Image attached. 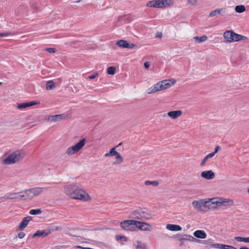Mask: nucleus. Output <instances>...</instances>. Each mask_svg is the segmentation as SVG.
Masks as SVG:
<instances>
[{
    "label": "nucleus",
    "instance_id": "nucleus-1",
    "mask_svg": "<svg viewBox=\"0 0 249 249\" xmlns=\"http://www.w3.org/2000/svg\"><path fill=\"white\" fill-rule=\"evenodd\" d=\"M65 193L72 199L82 201H89L91 197L84 190L76 184H70L64 187Z\"/></svg>",
    "mask_w": 249,
    "mask_h": 249
},
{
    "label": "nucleus",
    "instance_id": "nucleus-2",
    "mask_svg": "<svg viewBox=\"0 0 249 249\" xmlns=\"http://www.w3.org/2000/svg\"><path fill=\"white\" fill-rule=\"evenodd\" d=\"M25 156L24 152L23 150H17L10 154L6 158L4 159L2 163L3 164L9 165L15 163L22 160Z\"/></svg>",
    "mask_w": 249,
    "mask_h": 249
},
{
    "label": "nucleus",
    "instance_id": "nucleus-3",
    "mask_svg": "<svg viewBox=\"0 0 249 249\" xmlns=\"http://www.w3.org/2000/svg\"><path fill=\"white\" fill-rule=\"evenodd\" d=\"M86 142L87 140L86 138L81 139L74 145L69 147L66 152V154L69 156H71L78 153L85 145Z\"/></svg>",
    "mask_w": 249,
    "mask_h": 249
},
{
    "label": "nucleus",
    "instance_id": "nucleus-4",
    "mask_svg": "<svg viewBox=\"0 0 249 249\" xmlns=\"http://www.w3.org/2000/svg\"><path fill=\"white\" fill-rule=\"evenodd\" d=\"M172 3L171 0H154L149 1L146 6L150 7L164 8Z\"/></svg>",
    "mask_w": 249,
    "mask_h": 249
},
{
    "label": "nucleus",
    "instance_id": "nucleus-5",
    "mask_svg": "<svg viewBox=\"0 0 249 249\" xmlns=\"http://www.w3.org/2000/svg\"><path fill=\"white\" fill-rule=\"evenodd\" d=\"M44 188L39 187H34L27 189V191L28 194L29 200L39 196L43 192Z\"/></svg>",
    "mask_w": 249,
    "mask_h": 249
},
{
    "label": "nucleus",
    "instance_id": "nucleus-6",
    "mask_svg": "<svg viewBox=\"0 0 249 249\" xmlns=\"http://www.w3.org/2000/svg\"><path fill=\"white\" fill-rule=\"evenodd\" d=\"M134 225L137 228L141 231H150L151 230V226L148 223L135 220V224Z\"/></svg>",
    "mask_w": 249,
    "mask_h": 249
},
{
    "label": "nucleus",
    "instance_id": "nucleus-7",
    "mask_svg": "<svg viewBox=\"0 0 249 249\" xmlns=\"http://www.w3.org/2000/svg\"><path fill=\"white\" fill-rule=\"evenodd\" d=\"M68 117V116L66 114L50 115L48 117V121L50 122H58L62 120L66 119Z\"/></svg>",
    "mask_w": 249,
    "mask_h": 249
},
{
    "label": "nucleus",
    "instance_id": "nucleus-8",
    "mask_svg": "<svg viewBox=\"0 0 249 249\" xmlns=\"http://www.w3.org/2000/svg\"><path fill=\"white\" fill-rule=\"evenodd\" d=\"M162 84L160 82H159L157 84L154 85L151 88L148 89L147 93L148 94H152L160 91L162 90Z\"/></svg>",
    "mask_w": 249,
    "mask_h": 249
},
{
    "label": "nucleus",
    "instance_id": "nucleus-9",
    "mask_svg": "<svg viewBox=\"0 0 249 249\" xmlns=\"http://www.w3.org/2000/svg\"><path fill=\"white\" fill-rule=\"evenodd\" d=\"M162 84V90H165L171 86L174 85L176 83V80L173 79L169 80H164L160 81Z\"/></svg>",
    "mask_w": 249,
    "mask_h": 249
},
{
    "label": "nucleus",
    "instance_id": "nucleus-10",
    "mask_svg": "<svg viewBox=\"0 0 249 249\" xmlns=\"http://www.w3.org/2000/svg\"><path fill=\"white\" fill-rule=\"evenodd\" d=\"M234 33L232 30H228L224 33L223 36L227 42H234Z\"/></svg>",
    "mask_w": 249,
    "mask_h": 249
},
{
    "label": "nucleus",
    "instance_id": "nucleus-11",
    "mask_svg": "<svg viewBox=\"0 0 249 249\" xmlns=\"http://www.w3.org/2000/svg\"><path fill=\"white\" fill-rule=\"evenodd\" d=\"M52 232V230L50 229H48L46 230H42V231H37L33 235V237H35L36 236H40L42 238L46 237L48 235L50 234Z\"/></svg>",
    "mask_w": 249,
    "mask_h": 249
},
{
    "label": "nucleus",
    "instance_id": "nucleus-12",
    "mask_svg": "<svg viewBox=\"0 0 249 249\" xmlns=\"http://www.w3.org/2000/svg\"><path fill=\"white\" fill-rule=\"evenodd\" d=\"M201 177L206 179H212L214 178L215 175L212 170L204 171L201 173Z\"/></svg>",
    "mask_w": 249,
    "mask_h": 249
},
{
    "label": "nucleus",
    "instance_id": "nucleus-13",
    "mask_svg": "<svg viewBox=\"0 0 249 249\" xmlns=\"http://www.w3.org/2000/svg\"><path fill=\"white\" fill-rule=\"evenodd\" d=\"M182 114V112L180 110L171 111L167 113V115L172 119H176Z\"/></svg>",
    "mask_w": 249,
    "mask_h": 249
},
{
    "label": "nucleus",
    "instance_id": "nucleus-14",
    "mask_svg": "<svg viewBox=\"0 0 249 249\" xmlns=\"http://www.w3.org/2000/svg\"><path fill=\"white\" fill-rule=\"evenodd\" d=\"M38 104V103H36L35 101L18 104L17 107L19 109L22 110L27 107H31L34 105H37Z\"/></svg>",
    "mask_w": 249,
    "mask_h": 249
},
{
    "label": "nucleus",
    "instance_id": "nucleus-15",
    "mask_svg": "<svg viewBox=\"0 0 249 249\" xmlns=\"http://www.w3.org/2000/svg\"><path fill=\"white\" fill-rule=\"evenodd\" d=\"M142 209L138 210L132 212L130 214V217L133 219L140 220L142 221Z\"/></svg>",
    "mask_w": 249,
    "mask_h": 249
},
{
    "label": "nucleus",
    "instance_id": "nucleus-16",
    "mask_svg": "<svg viewBox=\"0 0 249 249\" xmlns=\"http://www.w3.org/2000/svg\"><path fill=\"white\" fill-rule=\"evenodd\" d=\"M135 224V220H127L122 221L120 223V226L124 229H126L129 226L134 225Z\"/></svg>",
    "mask_w": 249,
    "mask_h": 249
},
{
    "label": "nucleus",
    "instance_id": "nucleus-17",
    "mask_svg": "<svg viewBox=\"0 0 249 249\" xmlns=\"http://www.w3.org/2000/svg\"><path fill=\"white\" fill-rule=\"evenodd\" d=\"M193 235L197 238L205 239L207 237L206 233L203 230H196L193 233Z\"/></svg>",
    "mask_w": 249,
    "mask_h": 249
},
{
    "label": "nucleus",
    "instance_id": "nucleus-18",
    "mask_svg": "<svg viewBox=\"0 0 249 249\" xmlns=\"http://www.w3.org/2000/svg\"><path fill=\"white\" fill-rule=\"evenodd\" d=\"M226 13L225 8H220L213 11L209 14V17H215L218 15H223Z\"/></svg>",
    "mask_w": 249,
    "mask_h": 249
},
{
    "label": "nucleus",
    "instance_id": "nucleus-19",
    "mask_svg": "<svg viewBox=\"0 0 249 249\" xmlns=\"http://www.w3.org/2000/svg\"><path fill=\"white\" fill-rule=\"evenodd\" d=\"M142 221H145L150 219L153 215L148 211L142 210Z\"/></svg>",
    "mask_w": 249,
    "mask_h": 249
},
{
    "label": "nucleus",
    "instance_id": "nucleus-20",
    "mask_svg": "<svg viewBox=\"0 0 249 249\" xmlns=\"http://www.w3.org/2000/svg\"><path fill=\"white\" fill-rule=\"evenodd\" d=\"M221 205H224L228 207H231L234 205V202L232 199L220 198Z\"/></svg>",
    "mask_w": 249,
    "mask_h": 249
},
{
    "label": "nucleus",
    "instance_id": "nucleus-21",
    "mask_svg": "<svg viewBox=\"0 0 249 249\" xmlns=\"http://www.w3.org/2000/svg\"><path fill=\"white\" fill-rule=\"evenodd\" d=\"M32 220V217L31 216H27L24 217L21 223L19 224V228L20 229H23L27 227L29 221Z\"/></svg>",
    "mask_w": 249,
    "mask_h": 249
},
{
    "label": "nucleus",
    "instance_id": "nucleus-22",
    "mask_svg": "<svg viewBox=\"0 0 249 249\" xmlns=\"http://www.w3.org/2000/svg\"><path fill=\"white\" fill-rule=\"evenodd\" d=\"M166 228L171 231H180L182 228L178 225L168 224L166 225Z\"/></svg>",
    "mask_w": 249,
    "mask_h": 249
},
{
    "label": "nucleus",
    "instance_id": "nucleus-23",
    "mask_svg": "<svg viewBox=\"0 0 249 249\" xmlns=\"http://www.w3.org/2000/svg\"><path fill=\"white\" fill-rule=\"evenodd\" d=\"M177 237H179L178 240L180 241H188L191 242L192 241L193 239H195L194 237L188 234H184L183 236H181L180 235H178Z\"/></svg>",
    "mask_w": 249,
    "mask_h": 249
},
{
    "label": "nucleus",
    "instance_id": "nucleus-24",
    "mask_svg": "<svg viewBox=\"0 0 249 249\" xmlns=\"http://www.w3.org/2000/svg\"><path fill=\"white\" fill-rule=\"evenodd\" d=\"M203 204L204 207L207 208L209 210L214 209L216 208V206L213 205V204L212 203L210 199H209V200H205L204 199Z\"/></svg>",
    "mask_w": 249,
    "mask_h": 249
},
{
    "label": "nucleus",
    "instance_id": "nucleus-25",
    "mask_svg": "<svg viewBox=\"0 0 249 249\" xmlns=\"http://www.w3.org/2000/svg\"><path fill=\"white\" fill-rule=\"evenodd\" d=\"M204 199L200 200V201H194L192 202L193 207L196 209H201L203 207Z\"/></svg>",
    "mask_w": 249,
    "mask_h": 249
},
{
    "label": "nucleus",
    "instance_id": "nucleus-26",
    "mask_svg": "<svg viewBox=\"0 0 249 249\" xmlns=\"http://www.w3.org/2000/svg\"><path fill=\"white\" fill-rule=\"evenodd\" d=\"M233 39L234 42L239 41H243L244 42H246L248 40V38L246 36L236 33H234Z\"/></svg>",
    "mask_w": 249,
    "mask_h": 249
},
{
    "label": "nucleus",
    "instance_id": "nucleus-27",
    "mask_svg": "<svg viewBox=\"0 0 249 249\" xmlns=\"http://www.w3.org/2000/svg\"><path fill=\"white\" fill-rule=\"evenodd\" d=\"M128 42L125 40L120 39L118 40L116 44L121 48H127Z\"/></svg>",
    "mask_w": 249,
    "mask_h": 249
},
{
    "label": "nucleus",
    "instance_id": "nucleus-28",
    "mask_svg": "<svg viewBox=\"0 0 249 249\" xmlns=\"http://www.w3.org/2000/svg\"><path fill=\"white\" fill-rule=\"evenodd\" d=\"M20 194L19 197L20 199L23 200H29L28 194L27 191V190H24L21 192H18Z\"/></svg>",
    "mask_w": 249,
    "mask_h": 249
},
{
    "label": "nucleus",
    "instance_id": "nucleus-29",
    "mask_svg": "<svg viewBox=\"0 0 249 249\" xmlns=\"http://www.w3.org/2000/svg\"><path fill=\"white\" fill-rule=\"evenodd\" d=\"M213 153H210L206 155L201 161L200 163V166H203L204 165H205L208 160L213 158Z\"/></svg>",
    "mask_w": 249,
    "mask_h": 249
},
{
    "label": "nucleus",
    "instance_id": "nucleus-30",
    "mask_svg": "<svg viewBox=\"0 0 249 249\" xmlns=\"http://www.w3.org/2000/svg\"><path fill=\"white\" fill-rule=\"evenodd\" d=\"M56 87L55 83L52 80L49 81L46 83V89L47 90H51L54 89Z\"/></svg>",
    "mask_w": 249,
    "mask_h": 249
},
{
    "label": "nucleus",
    "instance_id": "nucleus-31",
    "mask_svg": "<svg viewBox=\"0 0 249 249\" xmlns=\"http://www.w3.org/2000/svg\"><path fill=\"white\" fill-rule=\"evenodd\" d=\"M115 147L112 148L110 149L109 153H106L105 154L106 157H110V156H116L119 153L115 150Z\"/></svg>",
    "mask_w": 249,
    "mask_h": 249
},
{
    "label": "nucleus",
    "instance_id": "nucleus-32",
    "mask_svg": "<svg viewBox=\"0 0 249 249\" xmlns=\"http://www.w3.org/2000/svg\"><path fill=\"white\" fill-rule=\"evenodd\" d=\"M144 184L146 186H149L152 185L153 186H158L159 184V182L157 180H153V181H150V180H146L144 182Z\"/></svg>",
    "mask_w": 249,
    "mask_h": 249
},
{
    "label": "nucleus",
    "instance_id": "nucleus-33",
    "mask_svg": "<svg viewBox=\"0 0 249 249\" xmlns=\"http://www.w3.org/2000/svg\"><path fill=\"white\" fill-rule=\"evenodd\" d=\"M220 198H210V200L212 203L213 204V206H221V200H220Z\"/></svg>",
    "mask_w": 249,
    "mask_h": 249
},
{
    "label": "nucleus",
    "instance_id": "nucleus-34",
    "mask_svg": "<svg viewBox=\"0 0 249 249\" xmlns=\"http://www.w3.org/2000/svg\"><path fill=\"white\" fill-rule=\"evenodd\" d=\"M194 39L198 43H201L205 41L207 39V37L205 36L201 37L195 36L194 37Z\"/></svg>",
    "mask_w": 249,
    "mask_h": 249
},
{
    "label": "nucleus",
    "instance_id": "nucleus-35",
    "mask_svg": "<svg viewBox=\"0 0 249 249\" xmlns=\"http://www.w3.org/2000/svg\"><path fill=\"white\" fill-rule=\"evenodd\" d=\"M235 10L238 13H242L245 11V7L243 5H237L235 7Z\"/></svg>",
    "mask_w": 249,
    "mask_h": 249
},
{
    "label": "nucleus",
    "instance_id": "nucleus-36",
    "mask_svg": "<svg viewBox=\"0 0 249 249\" xmlns=\"http://www.w3.org/2000/svg\"><path fill=\"white\" fill-rule=\"evenodd\" d=\"M235 240L238 242H244L246 243H249V237H239L237 236L234 238Z\"/></svg>",
    "mask_w": 249,
    "mask_h": 249
},
{
    "label": "nucleus",
    "instance_id": "nucleus-37",
    "mask_svg": "<svg viewBox=\"0 0 249 249\" xmlns=\"http://www.w3.org/2000/svg\"><path fill=\"white\" fill-rule=\"evenodd\" d=\"M41 212H42V211L39 209H32L30 211L29 213L32 215H36V214H39L41 213Z\"/></svg>",
    "mask_w": 249,
    "mask_h": 249
},
{
    "label": "nucleus",
    "instance_id": "nucleus-38",
    "mask_svg": "<svg viewBox=\"0 0 249 249\" xmlns=\"http://www.w3.org/2000/svg\"><path fill=\"white\" fill-rule=\"evenodd\" d=\"M116 68L114 67H110L107 70V73L110 75H113L115 74Z\"/></svg>",
    "mask_w": 249,
    "mask_h": 249
},
{
    "label": "nucleus",
    "instance_id": "nucleus-39",
    "mask_svg": "<svg viewBox=\"0 0 249 249\" xmlns=\"http://www.w3.org/2000/svg\"><path fill=\"white\" fill-rule=\"evenodd\" d=\"M116 163L118 164H120L123 161V158L121 156V155L119 153L118 155L116 156Z\"/></svg>",
    "mask_w": 249,
    "mask_h": 249
},
{
    "label": "nucleus",
    "instance_id": "nucleus-40",
    "mask_svg": "<svg viewBox=\"0 0 249 249\" xmlns=\"http://www.w3.org/2000/svg\"><path fill=\"white\" fill-rule=\"evenodd\" d=\"M19 194V193H14L10 194L7 196V198L9 199H15L17 198V195Z\"/></svg>",
    "mask_w": 249,
    "mask_h": 249
},
{
    "label": "nucleus",
    "instance_id": "nucleus-41",
    "mask_svg": "<svg viewBox=\"0 0 249 249\" xmlns=\"http://www.w3.org/2000/svg\"><path fill=\"white\" fill-rule=\"evenodd\" d=\"M146 247L144 244L141 242H138L136 246V249H145Z\"/></svg>",
    "mask_w": 249,
    "mask_h": 249
},
{
    "label": "nucleus",
    "instance_id": "nucleus-42",
    "mask_svg": "<svg viewBox=\"0 0 249 249\" xmlns=\"http://www.w3.org/2000/svg\"><path fill=\"white\" fill-rule=\"evenodd\" d=\"M116 239L117 240H121V241H125V242L127 241V238L126 237L118 235L116 236Z\"/></svg>",
    "mask_w": 249,
    "mask_h": 249
},
{
    "label": "nucleus",
    "instance_id": "nucleus-43",
    "mask_svg": "<svg viewBox=\"0 0 249 249\" xmlns=\"http://www.w3.org/2000/svg\"><path fill=\"white\" fill-rule=\"evenodd\" d=\"M137 47V45L133 43H128L127 49H133Z\"/></svg>",
    "mask_w": 249,
    "mask_h": 249
},
{
    "label": "nucleus",
    "instance_id": "nucleus-44",
    "mask_svg": "<svg viewBox=\"0 0 249 249\" xmlns=\"http://www.w3.org/2000/svg\"><path fill=\"white\" fill-rule=\"evenodd\" d=\"M45 50L50 53H54L56 51V49L53 48H49L45 49Z\"/></svg>",
    "mask_w": 249,
    "mask_h": 249
},
{
    "label": "nucleus",
    "instance_id": "nucleus-45",
    "mask_svg": "<svg viewBox=\"0 0 249 249\" xmlns=\"http://www.w3.org/2000/svg\"><path fill=\"white\" fill-rule=\"evenodd\" d=\"M98 75V73L96 72L94 73L93 75L89 76L88 78L89 79L91 80V79H93L95 78Z\"/></svg>",
    "mask_w": 249,
    "mask_h": 249
},
{
    "label": "nucleus",
    "instance_id": "nucleus-46",
    "mask_svg": "<svg viewBox=\"0 0 249 249\" xmlns=\"http://www.w3.org/2000/svg\"><path fill=\"white\" fill-rule=\"evenodd\" d=\"M50 229L52 230V231H53V230H55V231H60V230H61L62 228L60 227H59V226H54L53 227V228Z\"/></svg>",
    "mask_w": 249,
    "mask_h": 249
},
{
    "label": "nucleus",
    "instance_id": "nucleus-47",
    "mask_svg": "<svg viewBox=\"0 0 249 249\" xmlns=\"http://www.w3.org/2000/svg\"><path fill=\"white\" fill-rule=\"evenodd\" d=\"M210 240H211L210 239L208 240H204V241H203V243L204 244H206V245L211 246V245L212 243H211L210 242Z\"/></svg>",
    "mask_w": 249,
    "mask_h": 249
},
{
    "label": "nucleus",
    "instance_id": "nucleus-48",
    "mask_svg": "<svg viewBox=\"0 0 249 249\" xmlns=\"http://www.w3.org/2000/svg\"><path fill=\"white\" fill-rule=\"evenodd\" d=\"M220 147L219 146H217L215 148L214 152H212L211 153H213V156L215 155V154L218 151V150L220 149Z\"/></svg>",
    "mask_w": 249,
    "mask_h": 249
},
{
    "label": "nucleus",
    "instance_id": "nucleus-49",
    "mask_svg": "<svg viewBox=\"0 0 249 249\" xmlns=\"http://www.w3.org/2000/svg\"><path fill=\"white\" fill-rule=\"evenodd\" d=\"M24 236H25V233L23 232H20L18 234V237L21 239L23 238L24 237Z\"/></svg>",
    "mask_w": 249,
    "mask_h": 249
},
{
    "label": "nucleus",
    "instance_id": "nucleus-50",
    "mask_svg": "<svg viewBox=\"0 0 249 249\" xmlns=\"http://www.w3.org/2000/svg\"><path fill=\"white\" fill-rule=\"evenodd\" d=\"M226 247L227 246H226V245H223V244H219L218 249H225Z\"/></svg>",
    "mask_w": 249,
    "mask_h": 249
},
{
    "label": "nucleus",
    "instance_id": "nucleus-51",
    "mask_svg": "<svg viewBox=\"0 0 249 249\" xmlns=\"http://www.w3.org/2000/svg\"><path fill=\"white\" fill-rule=\"evenodd\" d=\"M219 244H212L211 246L214 248L218 249Z\"/></svg>",
    "mask_w": 249,
    "mask_h": 249
},
{
    "label": "nucleus",
    "instance_id": "nucleus-52",
    "mask_svg": "<svg viewBox=\"0 0 249 249\" xmlns=\"http://www.w3.org/2000/svg\"><path fill=\"white\" fill-rule=\"evenodd\" d=\"M144 67L146 69H148L150 66V63L149 62H145L144 64Z\"/></svg>",
    "mask_w": 249,
    "mask_h": 249
},
{
    "label": "nucleus",
    "instance_id": "nucleus-53",
    "mask_svg": "<svg viewBox=\"0 0 249 249\" xmlns=\"http://www.w3.org/2000/svg\"><path fill=\"white\" fill-rule=\"evenodd\" d=\"M9 35V33H0V37L1 36H6Z\"/></svg>",
    "mask_w": 249,
    "mask_h": 249
},
{
    "label": "nucleus",
    "instance_id": "nucleus-54",
    "mask_svg": "<svg viewBox=\"0 0 249 249\" xmlns=\"http://www.w3.org/2000/svg\"><path fill=\"white\" fill-rule=\"evenodd\" d=\"M226 246L227 247L225 249H237L236 248L231 246L226 245Z\"/></svg>",
    "mask_w": 249,
    "mask_h": 249
},
{
    "label": "nucleus",
    "instance_id": "nucleus-55",
    "mask_svg": "<svg viewBox=\"0 0 249 249\" xmlns=\"http://www.w3.org/2000/svg\"><path fill=\"white\" fill-rule=\"evenodd\" d=\"M188 1L191 4H194L196 2V0H188Z\"/></svg>",
    "mask_w": 249,
    "mask_h": 249
},
{
    "label": "nucleus",
    "instance_id": "nucleus-56",
    "mask_svg": "<svg viewBox=\"0 0 249 249\" xmlns=\"http://www.w3.org/2000/svg\"><path fill=\"white\" fill-rule=\"evenodd\" d=\"M7 197V196H4L0 198V199L2 200L8 199Z\"/></svg>",
    "mask_w": 249,
    "mask_h": 249
},
{
    "label": "nucleus",
    "instance_id": "nucleus-57",
    "mask_svg": "<svg viewBox=\"0 0 249 249\" xmlns=\"http://www.w3.org/2000/svg\"><path fill=\"white\" fill-rule=\"evenodd\" d=\"M183 241H180V243L179 244V246L180 247H182L183 246H184V244H183Z\"/></svg>",
    "mask_w": 249,
    "mask_h": 249
},
{
    "label": "nucleus",
    "instance_id": "nucleus-58",
    "mask_svg": "<svg viewBox=\"0 0 249 249\" xmlns=\"http://www.w3.org/2000/svg\"><path fill=\"white\" fill-rule=\"evenodd\" d=\"M240 249H249V248L246 247H242L240 248Z\"/></svg>",
    "mask_w": 249,
    "mask_h": 249
},
{
    "label": "nucleus",
    "instance_id": "nucleus-59",
    "mask_svg": "<svg viewBox=\"0 0 249 249\" xmlns=\"http://www.w3.org/2000/svg\"><path fill=\"white\" fill-rule=\"evenodd\" d=\"M122 144V142H120L118 144V145L116 147H118L119 146H121V145Z\"/></svg>",
    "mask_w": 249,
    "mask_h": 249
},
{
    "label": "nucleus",
    "instance_id": "nucleus-60",
    "mask_svg": "<svg viewBox=\"0 0 249 249\" xmlns=\"http://www.w3.org/2000/svg\"><path fill=\"white\" fill-rule=\"evenodd\" d=\"M161 36H162V35H161V34H160V35H159V36H158L160 37H161Z\"/></svg>",
    "mask_w": 249,
    "mask_h": 249
},
{
    "label": "nucleus",
    "instance_id": "nucleus-61",
    "mask_svg": "<svg viewBox=\"0 0 249 249\" xmlns=\"http://www.w3.org/2000/svg\"><path fill=\"white\" fill-rule=\"evenodd\" d=\"M2 85V82H0V86Z\"/></svg>",
    "mask_w": 249,
    "mask_h": 249
},
{
    "label": "nucleus",
    "instance_id": "nucleus-62",
    "mask_svg": "<svg viewBox=\"0 0 249 249\" xmlns=\"http://www.w3.org/2000/svg\"><path fill=\"white\" fill-rule=\"evenodd\" d=\"M248 192L249 193V188L248 189Z\"/></svg>",
    "mask_w": 249,
    "mask_h": 249
}]
</instances>
